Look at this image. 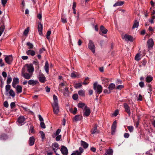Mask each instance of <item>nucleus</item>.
<instances>
[{
	"label": "nucleus",
	"instance_id": "37",
	"mask_svg": "<svg viewBox=\"0 0 155 155\" xmlns=\"http://www.w3.org/2000/svg\"><path fill=\"white\" fill-rule=\"evenodd\" d=\"M5 27L4 25H2L0 27V36H1L2 33L5 30Z\"/></svg>",
	"mask_w": 155,
	"mask_h": 155
},
{
	"label": "nucleus",
	"instance_id": "18",
	"mask_svg": "<svg viewBox=\"0 0 155 155\" xmlns=\"http://www.w3.org/2000/svg\"><path fill=\"white\" fill-rule=\"evenodd\" d=\"M28 83L29 85L34 86L38 83V82L37 80H30L28 81Z\"/></svg>",
	"mask_w": 155,
	"mask_h": 155
},
{
	"label": "nucleus",
	"instance_id": "14",
	"mask_svg": "<svg viewBox=\"0 0 155 155\" xmlns=\"http://www.w3.org/2000/svg\"><path fill=\"white\" fill-rule=\"evenodd\" d=\"M27 70L30 73H32L34 71V68L31 64H27Z\"/></svg>",
	"mask_w": 155,
	"mask_h": 155
},
{
	"label": "nucleus",
	"instance_id": "9",
	"mask_svg": "<svg viewBox=\"0 0 155 155\" xmlns=\"http://www.w3.org/2000/svg\"><path fill=\"white\" fill-rule=\"evenodd\" d=\"M122 38L124 39L126 41H130L132 42L133 41V37L127 34L125 35L124 36L122 37Z\"/></svg>",
	"mask_w": 155,
	"mask_h": 155
},
{
	"label": "nucleus",
	"instance_id": "62",
	"mask_svg": "<svg viewBox=\"0 0 155 155\" xmlns=\"http://www.w3.org/2000/svg\"><path fill=\"white\" fill-rule=\"evenodd\" d=\"M38 118H39V120L41 122H43V121H44L43 119L40 115H38Z\"/></svg>",
	"mask_w": 155,
	"mask_h": 155
},
{
	"label": "nucleus",
	"instance_id": "43",
	"mask_svg": "<svg viewBox=\"0 0 155 155\" xmlns=\"http://www.w3.org/2000/svg\"><path fill=\"white\" fill-rule=\"evenodd\" d=\"M12 81V78L9 75H8V78L7 80V83L8 84H9Z\"/></svg>",
	"mask_w": 155,
	"mask_h": 155
},
{
	"label": "nucleus",
	"instance_id": "48",
	"mask_svg": "<svg viewBox=\"0 0 155 155\" xmlns=\"http://www.w3.org/2000/svg\"><path fill=\"white\" fill-rule=\"evenodd\" d=\"M127 128L130 132H132L133 131L134 127L133 126H128L127 127Z\"/></svg>",
	"mask_w": 155,
	"mask_h": 155
},
{
	"label": "nucleus",
	"instance_id": "17",
	"mask_svg": "<svg viewBox=\"0 0 155 155\" xmlns=\"http://www.w3.org/2000/svg\"><path fill=\"white\" fill-rule=\"evenodd\" d=\"M19 83V79L18 78H14L13 81L12 86L14 88L16 87V85Z\"/></svg>",
	"mask_w": 155,
	"mask_h": 155
},
{
	"label": "nucleus",
	"instance_id": "44",
	"mask_svg": "<svg viewBox=\"0 0 155 155\" xmlns=\"http://www.w3.org/2000/svg\"><path fill=\"white\" fill-rule=\"evenodd\" d=\"M71 76L72 78H75L78 76V73L76 72H73L71 74Z\"/></svg>",
	"mask_w": 155,
	"mask_h": 155
},
{
	"label": "nucleus",
	"instance_id": "63",
	"mask_svg": "<svg viewBox=\"0 0 155 155\" xmlns=\"http://www.w3.org/2000/svg\"><path fill=\"white\" fill-rule=\"evenodd\" d=\"M139 84L141 87L142 88L144 87V83L143 82L141 81L139 82Z\"/></svg>",
	"mask_w": 155,
	"mask_h": 155
},
{
	"label": "nucleus",
	"instance_id": "35",
	"mask_svg": "<svg viewBox=\"0 0 155 155\" xmlns=\"http://www.w3.org/2000/svg\"><path fill=\"white\" fill-rule=\"evenodd\" d=\"M70 112L72 113L73 114H77V109L76 107L74 108V110L72 108H71L69 109Z\"/></svg>",
	"mask_w": 155,
	"mask_h": 155
},
{
	"label": "nucleus",
	"instance_id": "58",
	"mask_svg": "<svg viewBox=\"0 0 155 155\" xmlns=\"http://www.w3.org/2000/svg\"><path fill=\"white\" fill-rule=\"evenodd\" d=\"M33 64L37 66L38 68H39V62L38 61H34L33 62Z\"/></svg>",
	"mask_w": 155,
	"mask_h": 155
},
{
	"label": "nucleus",
	"instance_id": "45",
	"mask_svg": "<svg viewBox=\"0 0 155 155\" xmlns=\"http://www.w3.org/2000/svg\"><path fill=\"white\" fill-rule=\"evenodd\" d=\"M29 30V27L27 28L23 32V34L24 35H27L28 34Z\"/></svg>",
	"mask_w": 155,
	"mask_h": 155
},
{
	"label": "nucleus",
	"instance_id": "16",
	"mask_svg": "<svg viewBox=\"0 0 155 155\" xmlns=\"http://www.w3.org/2000/svg\"><path fill=\"white\" fill-rule=\"evenodd\" d=\"M38 29L39 35H43L42 31L43 29V25H42L41 24L40 22L38 23Z\"/></svg>",
	"mask_w": 155,
	"mask_h": 155
},
{
	"label": "nucleus",
	"instance_id": "51",
	"mask_svg": "<svg viewBox=\"0 0 155 155\" xmlns=\"http://www.w3.org/2000/svg\"><path fill=\"white\" fill-rule=\"evenodd\" d=\"M89 78L88 77H87L86 78H85V80H84V82H83V84L85 85L87 84H88L89 82H87V80H89Z\"/></svg>",
	"mask_w": 155,
	"mask_h": 155
},
{
	"label": "nucleus",
	"instance_id": "7",
	"mask_svg": "<svg viewBox=\"0 0 155 155\" xmlns=\"http://www.w3.org/2000/svg\"><path fill=\"white\" fill-rule=\"evenodd\" d=\"M54 113L55 114H57L59 111V107L58 104H52Z\"/></svg>",
	"mask_w": 155,
	"mask_h": 155
},
{
	"label": "nucleus",
	"instance_id": "22",
	"mask_svg": "<svg viewBox=\"0 0 155 155\" xmlns=\"http://www.w3.org/2000/svg\"><path fill=\"white\" fill-rule=\"evenodd\" d=\"M26 53L28 55H31L32 56H34L35 54V51L32 50H28L26 51Z\"/></svg>",
	"mask_w": 155,
	"mask_h": 155
},
{
	"label": "nucleus",
	"instance_id": "38",
	"mask_svg": "<svg viewBox=\"0 0 155 155\" xmlns=\"http://www.w3.org/2000/svg\"><path fill=\"white\" fill-rule=\"evenodd\" d=\"M87 106L85 104L83 103H79L78 104V107L80 108H83L84 107H85V106Z\"/></svg>",
	"mask_w": 155,
	"mask_h": 155
},
{
	"label": "nucleus",
	"instance_id": "24",
	"mask_svg": "<svg viewBox=\"0 0 155 155\" xmlns=\"http://www.w3.org/2000/svg\"><path fill=\"white\" fill-rule=\"evenodd\" d=\"M8 138V137L6 134H3L0 135V140H5Z\"/></svg>",
	"mask_w": 155,
	"mask_h": 155
},
{
	"label": "nucleus",
	"instance_id": "41",
	"mask_svg": "<svg viewBox=\"0 0 155 155\" xmlns=\"http://www.w3.org/2000/svg\"><path fill=\"white\" fill-rule=\"evenodd\" d=\"M34 127L33 125H31L29 130V134H30V133H31L32 134H34L35 133V131L34 130Z\"/></svg>",
	"mask_w": 155,
	"mask_h": 155
},
{
	"label": "nucleus",
	"instance_id": "57",
	"mask_svg": "<svg viewBox=\"0 0 155 155\" xmlns=\"http://www.w3.org/2000/svg\"><path fill=\"white\" fill-rule=\"evenodd\" d=\"M61 135H58L56 138L55 140L56 141H59L61 139Z\"/></svg>",
	"mask_w": 155,
	"mask_h": 155
},
{
	"label": "nucleus",
	"instance_id": "3",
	"mask_svg": "<svg viewBox=\"0 0 155 155\" xmlns=\"http://www.w3.org/2000/svg\"><path fill=\"white\" fill-rule=\"evenodd\" d=\"M88 48L92 52L94 53L95 52V46L94 43L91 40L89 41L88 43Z\"/></svg>",
	"mask_w": 155,
	"mask_h": 155
},
{
	"label": "nucleus",
	"instance_id": "2",
	"mask_svg": "<svg viewBox=\"0 0 155 155\" xmlns=\"http://www.w3.org/2000/svg\"><path fill=\"white\" fill-rule=\"evenodd\" d=\"M91 113L90 108L87 106H85L83 111V115L84 117H87L89 116Z\"/></svg>",
	"mask_w": 155,
	"mask_h": 155
},
{
	"label": "nucleus",
	"instance_id": "32",
	"mask_svg": "<svg viewBox=\"0 0 155 155\" xmlns=\"http://www.w3.org/2000/svg\"><path fill=\"white\" fill-rule=\"evenodd\" d=\"M113 153V152L112 149H109L106 150L105 153V155H112Z\"/></svg>",
	"mask_w": 155,
	"mask_h": 155
},
{
	"label": "nucleus",
	"instance_id": "11",
	"mask_svg": "<svg viewBox=\"0 0 155 155\" xmlns=\"http://www.w3.org/2000/svg\"><path fill=\"white\" fill-rule=\"evenodd\" d=\"M154 42L152 39H149L147 41L148 48L149 50L151 49L153 47Z\"/></svg>",
	"mask_w": 155,
	"mask_h": 155
},
{
	"label": "nucleus",
	"instance_id": "27",
	"mask_svg": "<svg viewBox=\"0 0 155 155\" xmlns=\"http://www.w3.org/2000/svg\"><path fill=\"white\" fill-rule=\"evenodd\" d=\"M45 70L47 74H48L49 71V64L48 61H46L45 63V64L44 67Z\"/></svg>",
	"mask_w": 155,
	"mask_h": 155
},
{
	"label": "nucleus",
	"instance_id": "19",
	"mask_svg": "<svg viewBox=\"0 0 155 155\" xmlns=\"http://www.w3.org/2000/svg\"><path fill=\"white\" fill-rule=\"evenodd\" d=\"M35 139L33 136L31 137L29 140V144L30 146L33 145L35 143Z\"/></svg>",
	"mask_w": 155,
	"mask_h": 155
},
{
	"label": "nucleus",
	"instance_id": "4",
	"mask_svg": "<svg viewBox=\"0 0 155 155\" xmlns=\"http://www.w3.org/2000/svg\"><path fill=\"white\" fill-rule=\"evenodd\" d=\"M52 147L53 150L54 151L56 155H60L57 153L56 151L59 149V147L57 143H54L52 144Z\"/></svg>",
	"mask_w": 155,
	"mask_h": 155
},
{
	"label": "nucleus",
	"instance_id": "33",
	"mask_svg": "<svg viewBox=\"0 0 155 155\" xmlns=\"http://www.w3.org/2000/svg\"><path fill=\"white\" fill-rule=\"evenodd\" d=\"M53 99L54 100V103L52 104H58V98L55 94L53 95Z\"/></svg>",
	"mask_w": 155,
	"mask_h": 155
},
{
	"label": "nucleus",
	"instance_id": "26",
	"mask_svg": "<svg viewBox=\"0 0 155 155\" xmlns=\"http://www.w3.org/2000/svg\"><path fill=\"white\" fill-rule=\"evenodd\" d=\"M81 146L85 149L87 148L88 146V144L87 143L82 140L81 141Z\"/></svg>",
	"mask_w": 155,
	"mask_h": 155
},
{
	"label": "nucleus",
	"instance_id": "13",
	"mask_svg": "<svg viewBox=\"0 0 155 155\" xmlns=\"http://www.w3.org/2000/svg\"><path fill=\"white\" fill-rule=\"evenodd\" d=\"M23 68L22 69V75L25 79H29L32 76V74H29L27 73H25L23 71Z\"/></svg>",
	"mask_w": 155,
	"mask_h": 155
},
{
	"label": "nucleus",
	"instance_id": "47",
	"mask_svg": "<svg viewBox=\"0 0 155 155\" xmlns=\"http://www.w3.org/2000/svg\"><path fill=\"white\" fill-rule=\"evenodd\" d=\"M9 94L11 96L13 97H14L15 96V93L13 91L12 89L10 90L9 91Z\"/></svg>",
	"mask_w": 155,
	"mask_h": 155
},
{
	"label": "nucleus",
	"instance_id": "64",
	"mask_svg": "<svg viewBox=\"0 0 155 155\" xmlns=\"http://www.w3.org/2000/svg\"><path fill=\"white\" fill-rule=\"evenodd\" d=\"M129 134L128 133H126L124 134V137L125 138H128L129 137Z\"/></svg>",
	"mask_w": 155,
	"mask_h": 155
},
{
	"label": "nucleus",
	"instance_id": "29",
	"mask_svg": "<svg viewBox=\"0 0 155 155\" xmlns=\"http://www.w3.org/2000/svg\"><path fill=\"white\" fill-rule=\"evenodd\" d=\"M153 80V78L150 75L147 76L146 78V81L147 83H149L151 82Z\"/></svg>",
	"mask_w": 155,
	"mask_h": 155
},
{
	"label": "nucleus",
	"instance_id": "36",
	"mask_svg": "<svg viewBox=\"0 0 155 155\" xmlns=\"http://www.w3.org/2000/svg\"><path fill=\"white\" fill-rule=\"evenodd\" d=\"M139 25V23L138 21L137 20H135L134 21V23L132 26V29H134L136 28H137Z\"/></svg>",
	"mask_w": 155,
	"mask_h": 155
},
{
	"label": "nucleus",
	"instance_id": "40",
	"mask_svg": "<svg viewBox=\"0 0 155 155\" xmlns=\"http://www.w3.org/2000/svg\"><path fill=\"white\" fill-rule=\"evenodd\" d=\"M82 86V83H78L75 84L74 85V87L76 89H78L81 88Z\"/></svg>",
	"mask_w": 155,
	"mask_h": 155
},
{
	"label": "nucleus",
	"instance_id": "8",
	"mask_svg": "<svg viewBox=\"0 0 155 155\" xmlns=\"http://www.w3.org/2000/svg\"><path fill=\"white\" fill-rule=\"evenodd\" d=\"M117 127V121L115 120L113 123L111 127V134L113 135L114 134Z\"/></svg>",
	"mask_w": 155,
	"mask_h": 155
},
{
	"label": "nucleus",
	"instance_id": "59",
	"mask_svg": "<svg viewBox=\"0 0 155 155\" xmlns=\"http://www.w3.org/2000/svg\"><path fill=\"white\" fill-rule=\"evenodd\" d=\"M61 130L60 129H58L57 130V131H56L55 133L54 134L56 135H58L61 132Z\"/></svg>",
	"mask_w": 155,
	"mask_h": 155
},
{
	"label": "nucleus",
	"instance_id": "50",
	"mask_svg": "<svg viewBox=\"0 0 155 155\" xmlns=\"http://www.w3.org/2000/svg\"><path fill=\"white\" fill-rule=\"evenodd\" d=\"M78 95L77 94H74L72 96V98L74 100H76L78 99Z\"/></svg>",
	"mask_w": 155,
	"mask_h": 155
},
{
	"label": "nucleus",
	"instance_id": "39",
	"mask_svg": "<svg viewBox=\"0 0 155 155\" xmlns=\"http://www.w3.org/2000/svg\"><path fill=\"white\" fill-rule=\"evenodd\" d=\"M141 59L140 55V53H137L135 57V59L137 61H139Z\"/></svg>",
	"mask_w": 155,
	"mask_h": 155
},
{
	"label": "nucleus",
	"instance_id": "49",
	"mask_svg": "<svg viewBox=\"0 0 155 155\" xmlns=\"http://www.w3.org/2000/svg\"><path fill=\"white\" fill-rule=\"evenodd\" d=\"M41 134V137L42 140H44L45 137V134L42 131H41L40 132Z\"/></svg>",
	"mask_w": 155,
	"mask_h": 155
},
{
	"label": "nucleus",
	"instance_id": "55",
	"mask_svg": "<svg viewBox=\"0 0 155 155\" xmlns=\"http://www.w3.org/2000/svg\"><path fill=\"white\" fill-rule=\"evenodd\" d=\"M61 21L63 23H65L67 22L66 19L64 18L63 16H61Z\"/></svg>",
	"mask_w": 155,
	"mask_h": 155
},
{
	"label": "nucleus",
	"instance_id": "60",
	"mask_svg": "<svg viewBox=\"0 0 155 155\" xmlns=\"http://www.w3.org/2000/svg\"><path fill=\"white\" fill-rule=\"evenodd\" d=\"M124 86L123 85H118L117 87V88L119 90H121V89H122V88H124Z\"/></svg>",
	"mask_w": 155,
	"mask_h": 155
},
{
	"label": "nucleus",
	"instance_id": "12",
	"mask_svg": "<svg viewBox=\"0 0 155 155\" xmlns=\"http://www.w3.org/2000/svg\"><path fill=\"white\" fill-rule=\"evenodd\" d=\"M67 85V83L65 81H63L62 82H61L58 86V90L59 91L63 92L62 88L64 86Z\"/></svg>",
	"mask_w": 155,
	"mask_h": 155
},
{
	"label": "nucleus",
	"instance_id": "21",
	"mask_svg": "<svg viewBox=\"0 0 155 155\" xmlns=\"http://www.w3.org/2000/svg\"><path fill=\"white\" fill-rule=\"evenodd\" d=\"M115 87V84L113 83L110 84L109 85L108 87V89L109 90V93H110L111 92V91L114 89Z\"/></svg>",
	"mask_w": 155,
	"mask_h": 155
},
{
	"label": "nucleus",
	"instance_id": "28",
	"mask_svg": "<svg viewBox=\"0 0 155 155\" xmlns=\"http://www.w3.org/2000/svg\"><path fill=\"white\" fill-rule=\"evenodd\" d=\"M16 88L17 93L19 94L22 91V87L19 85H18L15 88Z\"/></svg>",
	"mask_w": 155,
	"mask_h": 155
},
{
	"label": "nucleus",
	"instance_id": "46",
	"mask_svg": "<svg viewBox=\"0 0 155 155\" xmlns=\"http://www.w3.org/2000/svg\"><path fill=\"white\" fill-rule=\"evenodd\" d=\"M26 45L28 46L29 47V49H31L33 47V45L32 43H30V42H27V43Z\"/></svg>",
	"mask_w": 155,
	"mask_h": 155
},
{
	"label": "nucleus",
	"instance_id": "61",
	"mask_svg": "<svg viewBox=\"0 0 155 155\" xmlns=\"http://www.w3.org/2000/svg\"><path fill=\"white\" fill-rule=\"evenodd\" d=\"M3 105L6 108L8 107V102L7 101H6L4 102Z\"/></svg>",
	"mask_w": 155,
	"mask_h": 155
},
{
	"label": "nucleus",
	"instance_id": "30",
	"mask_svg": "<svg viewBox=\"0 0 155 155\" xmlns=\"http://www.w3.org/2000/svg\"><path fill=\"white\" fill-rule=\"evenodd\" d=\"M100 30L102 33L104 34H106L107 32V30L103 25L101 26Z\"/></svg>",
	"mask_w": 155,
	"mask_h": 155
},
{
	"label": "nucleus",
	"instance_id": "1",
	"mask_svg": "<svg viewBox=\"0 0 155 155\" xmlns=\"http://www.w3.org/2000/svg\"><path fill=\"white\" fill-rule=\"evenodd\" d=\"M93 88L98 94H101L102 91V87L99 84H97V82L94 83L93 84Z\"/></svg>",
	"mask_w": 155,
	"mask_h": 155
},
{
	"label": "nucleus",
	"instance_id": "25",
	"mask_svg": "<svg viewBox=\"0 0 155 155\" xmlns=\"http://www.w3.org/2000/svg\"><path fill=\"white\" fill-rule=\"evenodd\" d=\"M79 150L80 151H79L78 150L74 151L75 153L76 154V155H81L84 151V149L81 147H80Z\"/></svg>",
	"mask_w": 155,
	"mask_h": 155
},
{
	"label": "nucleus",
	"instance_id": "6",
	"mask_svg": "<svg viewBox=\"0 0 155 155\" xmlns=\"http://www.w3.org/2000/svg\"><path fill=\"white\" fill-rule=\"evenodd\" d=\"M38 78L39 81L41 83H44L46 81V78L44 74L41 72V71L38 74Z\"/></svg>",
	"mask_w": 155,
	"mask_h": 155
},
{
	"label": "nucleus",
	"instance_id": "34",
	"mask_svg": "<svg viewBox=\"0 0 155 155\" xmlns=\"http://www.w3.org/2000/svg\"><path fill=\"white\" fill-rule=\"evenodd\" d=\"M85 91L83 90H80V91H78V94L81 96L84 97L85 96Z\"/></svg>",
	"mask_w": 155,
	"mask_h": 155
},
{
	"label": "nucleus",
	"instance_id": "56",
	"mask_svg": "<svg viewBox=\"0 0 155 155\" xmlns=\"http://www.w3.org/2000/svg\"><path fill=\"white\" fill-rule=\"evenodd\" d=\"M11 87L10 85L9 84L5 86V90L6 91H8L10 90Z\"/></svg>",
	"mask_w": 155,
	"mask_h": 155
},
{
	"label": "nucleus",
	"instance_id": "54",
	"mask_svg": "<svg viewBox=\"0 0 155 155\" xmlns=\"http://www.w3.org/2000/svg\"><path fill=\"white\" fill-rule=\"evenodd\" d=\"M8 0H1L2 4L3 6H5Z\"/></svg>",
	"mask_w": 155,
	"mask_h": 155
},
{
	"label": "nucleus",
	"instance_id": "23",
	"mask_svg": "<svg viewBox=\"0 0 155 155\" xmlns=\"http://www.w3.org/2000/svg\"><path fill=\"white\" fill-rule=\"evenodd\" d=\"M82 119V116L81 115H77L75 116L74 119L75 122L81 120Z\"/></svg>",
	"mask_w": 155,
	"mask_h": 155
},
{
	"label": "nucleus",
	"instance_id": "52",
	"mask_svg": "<svg viewBox=\"0 0 155 155\" xmlns=\"http://www.w3.org/2000/svg\"><path fill=\"white\" fill-rule=\"evenodd\" d=\"M41 127L43 129H45V125L43 122H41L40 124Z\"/></svg>",
	"mask_w": 155,
	"mask_h": 155
},
{
	"label": "nucleus",
	"instance_id": "42",
	"mask_svg": "<svg viewBox=\"0 0 155 155\" xmlns=\"http://www.w3.org/2000/svg\"><path fill=\"white\" fill-rule=\"evenodd\" d=\"M97 125L95 124L93 129V131H91V133L92 134H94L97 132Z\"/></svg>",
	"mask_w": 155,
	"mask_h": 155
},
{
	"label": "nucleus",
	"instance_id": "31",
	"mask_svg": "<svg viewBox=\"0 0 155 155\" xmlns=\"http://www.w3.org/2000/svg\"><path fill=\"white\" fill-rule=\"evenodd\" d=\"M124 2L123 1H118L113 6H121L124 4Z\"/></svg>",
	"mask_w": 155,
	"mask_h": 155
},
{
	"label": "nucleus",
	"instance_id": "10",
	"mask_svg": "<svg viewBox=\"0 0 155 155\" xmlns=\"http://www.w3.org/2000/svg\"><path fill=\"white\" fill-rule=\"evenodd\" d=\"M60 151L64 155H67L68 153V150L67 148L63 145L61 146Z\"/></svg>",
	"mask_w": 155,
	"mask_h": 155
},
{
	"label": "nucleus",
	"instance_id": "5",
	"mask_svg": "<svg viewBox=\"0 0 155 155\" xmlns=\"http://www.w3.org/2000/svg\"><path fill=\"white\" fill-rule=\"evenodd\" d=\"M5 61L6 63L10 64L13 61V57L12 55L7 56L5 58Z\"/></svg>",
	"mask_w": 155,
	"mask_h": 155
},
{
	"label": "nucleus",
	"instance_id": "15",
	"mask_svg": "<svg viewBox=\"0 0 155 155\" xmlns=\"http://www.w3.org/2000/svg\"><path fill=\"white\" fill-rule=\"evenodd\" d=\"M124 107L125 109V111L128 114L129 116H130L131 112L130 110V108L128 105L127 103H124Z\"/></svg>",
	"mask_w": 155,
	"mask_h": 155
},
{
	"label": "nucleus",
	"instance_id": "53",
	"mask_svg": "<svg viewBox=\"0 0 155 155\" xmlns=\"http://www.w3.org/2000/svg\"><path fill=\"white\" fill-rule=\"evenodd\" d=\"M51 31L50 30L48 31L46 34V38H47L48 39H49V36L51 35Z\"/></svg>",
	"mask_w": 155,
	"mask_h": 155
},
{
	"label": "nucleus",
	"instance_id": "20",
	"mask_svg": "<svg viewBox=\"0 0 155 155\" xmlns=\"http://www.w3.org/2000/svg\"><path fill=\"white\" fill-rule=\"evenodd\" d=\"M18 121L19 123L22 125L24 124L25 118L23 116L20 117L18 119Z\"/></svg>",
	"mask_w": 155,
	"mask_h": 155
}]
</instances>
